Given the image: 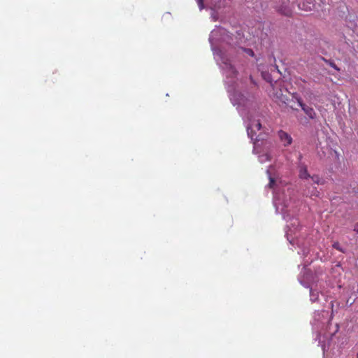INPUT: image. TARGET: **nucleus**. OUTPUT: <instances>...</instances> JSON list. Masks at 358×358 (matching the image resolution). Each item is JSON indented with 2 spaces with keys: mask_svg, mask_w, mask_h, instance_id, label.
<instances>
[{
  "mask_svg": "<svg viewBox=\"0 0 358 358\" xmlns=\"http://www.w3.org/2000/svg\"><path fill=\"white\" fill-rule=\"evenodd\" d=\"M231 39L228 31L221 27H216L209 36L214 59L225 76L224 82L230 100L234 106H237L245 124L248 136L253 143V152L259 155L260 163H264L271 159L270 155L264 151V148L270 146L267 145L268 134L264 132L260 120L255 117H259V112L256 103L253 102V97H247L236 90L237 71L229 57L234 50L232 48L227 50L222 44H230Z\"/></svg>",
  "mask_w": 358,
  "mask_h": 358,
  "instance_id": "1",
  "label": "nucleus"
},
{
  "mask_svg": "<svg viewBox=\"0 0 358 358\" xmlns=\"http://www.w3.org/2000/svg\"><path fill=\"white\" fill-rule=\"evenodd\" d=\"M273 167L271 166L266 170V173L269 179L268 186L273 189V205L275 211L278 213H281L283 219L288 223L285 231V236L291 245H296L300 248L298 253L303 256L302 264L303 268H306L312 262L310 259H306L309 254L308 245L310 243L305 240L304 236L306 229L299 225L298 219L295 217L298 211V204L292 201L291 195L293 193V189L290 185L278 180L273 177Z\"/></svg>",
  "mask_w": 358,
  "mask_h": 358,
  "instance_id": "2",
  "label": "nucleus"
},
{
  "mask_svg": "<svg viewBox=\"0 0 358 358\" xmlns=\"http://www.w3.org/2000/svg\"><path fill=\"white\" fill-rule=\"evenodd\" d=\"M332 318V314L329 315L327 310H317L314 313L311 324L313 331L317 333L316 339L319 340V343L322 346L323 353L327 350V345L324 341H321V334L326 338H331L338 331V325L336 324L332 325L330 321Z\"/></svg>",
  "mask_w": 358,
  "mask_h": 358,
  "instance_id": "3",
  "label": "nucleus"
},
{
  "mask_svg": "<svg viewBox=\"0 0 358 358\" xmlns=\"http://www.w3.org/2000/svg\"><path fill=\"white\" fill-rule=\"evenodd\" d=\"M299 281L303 287L310 288V300L312 303L319 302L320 295L324 298V295L317 289V285L314 287L317 281L309 271H305L303 275H300Z\"/></svg>",
  "mask_w": 358,
  "mask_h": 358,
  "instance_id": "4",
  "label": "nucleus"
},
{
  "mask_svg": "<svg viewBox=\"0 0 358 358\" xmlns=\"http://www.w3.org/2000/svg\"><path fill=\"white\" fill-rule=\"evenodd\" d=\"M302 154L299 153L297 157V168L299 170V176L301 179L307 180L310 178V175L308 173L307 165L302 161Z\"/></svg>",
  "mask_w": 358,
  "mask_h": 358,
  "instance_id": "5",
  "label": "nucleus"
},
{
  "mask_svg": "<svg viewBox=\"0 0 358 358\" xmlns=\"http://www.w3.org/2000/svg\"><path fill=\"white\" fill-rule=\"evenodd\" d=\"M275 10L282 15L289 16L292 14V9L289 2L285 0H280L275 6Z\"/></svg>",
  "mask_w": 358,
  "mask_h": 358,
  "instance_id": "6",
  "label": "nucleus"
},
{
  "mask_svg": "<svg viewBox=\"0 0 358 358\" xmlns=\"http://www.w3.org/2000/svg\"><path fill=\"white\" fill-rule=\"evenodd\" d=\"M278 138L285 147L289 145L292 143V136L282 130L278 131Z\"/></svg>",
  "mask_w": 358,
  "mask_h": 358,
  "instance_id": "7",
  "label": "nucleus"
},
{
  "mask_svg": "<svg viewBox=\"0 0 358 358\" xmlns=\"http://www.w3.org/2000/svg\"><path fill=\"white\" fill-rule=\"evenodd\" d=\"M303 193L307 196H319V191L315 187H307L304 190Z\"/></svg>",
  "mask_w": 358,
  "mask_h": 358,
  "instance_id": "8",
  "label": "nucleus"
},
{
  "mask_svg": "<svg viewBox=\"0 0 358 358\" xmlns=\"http://www.w3.org/2000/svg\"><path fill=\"white\" fill-rule=\"evenodd\" d=\"M301 109L303 110V112L306 114V115L309 118H310V119L315 118L316 113H315L314 109L312 107L308 106L304 104V105L302 106Z\"/></svg>",
  "mask_w": 358,
  "mask_h": 358,
  "instance_id": "9",
  "label": "nucleus"
},
{
  "mask_svg": "<svg viewBox=\"0 0 358 358\" xmlns=\"http://www.w3.org/2000/svg\"><path fill=\"white\" fill-rule=\"evenodd\" d=\"M299 7L303 10H312L315 8V4L313 2H308V4H306L305 2H303L299 4Z\"/></svg>",
  "mask_w": 358,
  "mask_h": 358,
  "instance_id": "10",
  "label": "nucleus"
},
{
  "mask_svg": "<svg viewBox=\"0 0 358 358\" xmlns=\"http://www.w3.org/2000/svg\"><path fill=\"white\" fill-rule=\"evenodd\" d=\"M262 76L263 77V78L268 83L272 84L273 83V79L271 78V76L269 73L268 72H262Z\"/></svg>",
  "mask_w": 358,
  "mask_h": 358,
  "instance_id": "11",
  "label": "nucleus"
},
{
  "mask_svg": "<svg viewBox=\"0 0 358 358\" xmlns=\"http://www.w3.org/2000/svg\"><path fill=\"white\" fill-rule=\"evenodd\" d=\"M309 180H311V181L314 184H317V185L322 184V179L318 176H317V175H314L313 176H310Z\"/></svg>",
  "mask_w": 358,
  "mask_h": 358,
  "instance_id": "12",
  "label": "nucleus"
},
{
  "mask_svg": "<svg viewBox=\"0 0 358 358\" xmlns=\"http://www.w3.org/2000/svg\"><path fill=\"white\" fill-rule=\"evenodd\" d=\"M332 246L334 248L338 250V251H340L343 253H345V252H346V250L340 245L338 242L334 243Z\"/></svg>",
  "mask_w": 358,
  "mask_h": 358,
  "instance_id": "13",
  "label": "nucleus"
},
{
  "mask_svg": "<svg viewBox=\"0 0 358 358\" xmlns=\"http://www.w3.org/2000/svg\"><path fill=\"white\" fill-rule=\"evenodd\" d=\"M293 99H294L297 103H299V106L301 108L303 105L305 103L303 102L301 98L296 94H293L292 96Z\"/></svg>",
  "mask_w": 358,
  "mask_h": 358,
  "instance_id": "14",
  "label": "nucleus"
},
{
  "mask_svg": "<svg viewBox=\"0 0 358 358\" xmlns=\"http://www.w3.org/2000/svg\"><path fill=\"white\" fill-rule=\"evenodd\" d=\"M242 50L244 51L247 55L250 57H253L255 53L252 49L250 48H242Z\"/></svg>",
  "mask_w": 358,
  "mask_h": 358,
  "instance_id": "15",
  "label": "nucleus"
},
{
  "mask_svg": "<svg viewBox=\"0 0 358 358\" xmlns=\"http://www.w3.org/2000/svg\"><path fill=\"white\" fill-rule=\"evenodd\" d=\"M198 4V6L200 10H202L204 8V4L203 0H196Z\"/></svg>",
  "mask_w": 358,
  "mask_h": 358,
  "instance_id": "16",
  "label": "nucleus"
},
{
  "mask_svg": "<svg viewBox=\"0 0 358 358\" xmlns=\"http://www.w3.org/2000/svg\"><path fill=\"white\" fill-rule=\"evenodd\" d=\"M354 231L358 234V222L355 225Z\"/></svg>",
  "mask_w": 358,
  "mask_h": 358,
  "instance_id": "17",
  "label": "nucleus"
},
{
  "mask_svg": "<svg viewBox=\"0 0 358 358\" xmlns=\"http://www.w3.org/2000/svg\"><path fill=\"white\" fill-rule=\"evenodd\" d=\"M330 65H331V67H333L334 69H336V70H338V71L339 70L334 63H331V64H330Z\"/></svg>",
  "mask_w": 358,
  "mask_h": 358,
  "instance_id": "18",
  "label": "nucleus"
},
{
  "mask_svg": "<svg viewBox=\"0 0 358 358\" xmlns=\"http://www.w3.org/2000/svg\"><path fill=\"white\" fill-rule=\"evenodd\" d=\"M212 17L213 18L214 21L217 20V19L213 14H212Z\"/></svg>",
  "mask_w": 358,
  "mask_h": 358,
  "instance_id": "19",
  "label": "nucleus"
},
{
  "mask_svg": "<svg viewBox=\"0 0 358 358\" xmlns=\"http://www.w3.org/2000/svg\"><path fill=\"white\" fill-rule=\"evenodd\" d=\"M333 306H334V305H333V301H331L330 302V306H331V308H333Z\"/></svg>",
  "mask_w": 358,
  "mask_h": 358,
  "instance_id": "20",
  "label": "nucleus"
},
{
  "mask_svg": "<svg viewBox=\"0 0 358 358\" xmlns=\"http://www.w3.org/2000/svg\"><path fill=\"white\" fill-rule=\"evenodd\" d=\"M357 358H358V352H357Z\"/></svg>",
  "mask_w": 358,
  "mask_h": 358,
  "instance_id": "21",
  "label": "nucleus"
}]
</instances>
